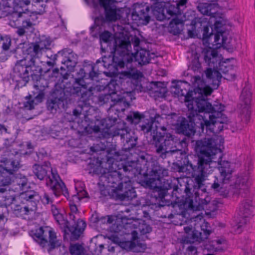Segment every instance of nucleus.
Returning a JSON list of instances; mask_svg holds the SVG:
<instances>
[{"instance_id": "obj_1", "label": "nucleus", "mask_w": 255, "mask_h": 255, "mask_svg": "<svg viewBox=\"0 0 255 255\" xmlns=\"http://www.w3.org/2000/svg\"><path fill=\"white\" fill-rule=\"evenodd\" d=\"M154 137L157 138L155 140V151L162 159L166 157L169 154L176 153L180 155L181 166L179 168V172L186 170H191L192 176L194 179L195 184L193 186V192L196 197H198L201 203L203 205L208 206V209L214 211L217 209L214 205V201H211L210 198L206 196L203 199L200 198L203 193H206V186L204 183L208 175L211 174L214 168L218 165L220 174L211 185V188L215 191L221 193V194L226 197L228 191H222L224 185L228 183L232 176L233 170L230 163L227 161L219 160L221 158V146L224 143V139L222 136H214L210 138H205L204 140L196 141V150L199 152L197 159L192 161L189 156L186 155L188 142L186 138L181 140H178L170 133L156 132ZM208 208L207 206L206 207Z\"/></svg>"}, {"instance_id": "obj_2", "label": "nucleus", "mask_w": 255, "mask_h": 255, "mask_svg": "<svg viewBox=\"0 0 255 255\" xmlns=\"http://www.w3.org/2000/svg\"><path fill=\"white\" fill-rule=\"evenodd\" d=\"M187 82L182 81L172 82L171 87V93L175 97L183 98V100L187 103L188 111L187 117L191 123L199 127L202 132L206 129V133L209 134L223 130L222 124L226 123L227 118L222 112L224 110V106L221 104H217L212 106L206 99L207 96L210 95L213 90L208 87L205 86L204 83L199 87V85L195 89V92L201 94L199 98H192V92L186 89L184 84Z\"/></svg>"}, {"instance_id": "obj_3", "label": "nucleus", "mask_w": 255, "mask_h": 255, "mask_svg": "<svg viewBox=\"0 0 255 255\" xmlns=\"http://www.w3.org/2000/svg\"><path fill=\"white\" fill-rule=\"evenodd\" d=\"M114 49L115 54L119 55L120 57L114 55L113 62L121 68L126 67L127 70L123 71V75L134 80L138 79L142 76V73L136 69V66L149 63L151 59L155 57L154 53H150L144 49H140L134 54L131 53L129 38L121 33L115 37Z\"/></svg>"}, {"instance_id": "obj_4", "label": "nucleus", "mask_w": 255, "mask_h": 255, "mask_svg": "<svg viewBox=\"0 0 255 255\" xmlns=\"http://www.w3.org/2000/svg\"><path fill=\"white\" fill-rule=\"evenodd\" d=\"M110 106L111 107L109 111V117L101 121L97 120L98 124L95 125L92 129L95 133L101 132L102 130L104 138L120 136L124 143L125 150H129L136 145L137 137L131 135L132 132L131 129L124 122H117V114L115 113V116L110 115L115 110L118 112H123L126 108L129 107V104L122 98L117 101L114 106L112 107L111 104Z\"/></svg>"}, {"instance_id": "obj_5", "label": "nucleus", "mask_w": 255, "mask_h": 255, "mask_svg": "<svg viewBox=\"0 0 255 255\" xmlns=\"http://www.w3.org/2000/svg\"><path fill=\"white\" fill-rule=\"evenodd\" d=\"M50 42L46 39L32 43L26 50L27 55L17 60L14 65L15 78H21L23 84L27 81L28 70H31L33 76L39 75L41 66L36 64L35 59L39 58L45 49L50 46Z\"/></svg>"}, {"instance_id": "obj_6", "label": "nucleus", "mask_w": 255, "mask_h": 255, "mask_svg": "<svg viewBox=\"0 0 255 255\" xmlns=\"http://www.w3.org/2000/svg\"><path fill=\"white\" fill-rule=\"evenodd\" d=\"M123 165L122 163L121 168L118 170L109 171L101 176L107 186L113 188L111 195L115 200L121 201L131 200L136 196L130 180L133 176L123 171Z\"/></svg>"}, {"instance_id": "obj_7", "label": "nucleus", "mask_w": 255, "mask_h": 255, "mask_svg": "<svg viewBox=\"0 0 255 255\" xmlns=\"http://www.w3.org/2000/svg\"><path fill=\"white\" fill-rule=\"evenodd\" d=\"M101 62V60L98 59L95 64L85 63L83 67L81 68L77 73L79 77L75 79L71 88H68L71 94L76 95L80 97L81 101L84 103H86L89 100L93 95V91L96 89L95 87L87 84L84 78L93 80L95 78L98 77L100 72L97 67V65Z\"/></svg>"}, {"instance_id": "obj_8", "label": "nucleus", "mask_w": 255, "mask_h": 255, "mask_svg": "<svg viewBox=\"0 0 255 255\" xmlns=\"http://www.w3.org/2000/svg\"><path fill=\"white\" fill-rule=\"evenodd\" d=\"M32 170L38 179H45L46 185L52 190L55 196L58 197L62 194L68 199L69 194L67 188L57 171L51 168L50 162H45L42 165L34 164Z\"/></svg>"}, {"instance_id": "obj_9", "label": "nucleus", "mask_w": 255, "mask_h": 255, "mask_svg": "<svg viewBox=\"0 0 255 255\" xmlns=\"http://www.w3.org/2000/svg\"><path fill=\"white\" fill-rule=\"evenodd\" d=\"M39 199L33 190L29 189L22 191L17 198V203L12 204V213L17 217L28 215L36 209Z\"/></svg>"}, {"instance_id": "obj_10", "label": "nucleus", "mask_w": 255, "mask_h": 255, "mask_svg": "<svg viewBox=\"0 0 255 255\" xmlns=\"http://www.w3.org/2000/svg\"><path fill=\"white\" fill-rule=\"evenodd\" d=\"M30 236L42 248L48 246V252L61 246V241L57 239L55 233L48 227H40L34 232L31 231Z\"/></svg>"}, {"instance_id": "obj_11", "label": "nucleus", "mask_w": 255, "mask_h": 255, "mask_svg": "<svg viewBox=\"0 0 255 255\" xmlns=\"http://www.w3.org/2000/svg\"><path fill=\"white\" fill-rule=\"evenodd\" d=\"M217 15H213L209 19L204 17L196 19L195 25L199 28H203V36L204 38H208L213 35L214 31L217 33H223L222 28L225 25L226 21L223 17H217Z\"/></svg>"}, {"instance_id": "obj_12", "label": "nucleus", "mask_w": 255, "mask_h": 255, "mask_svg": "<svg viewBox=\"0 0 255 255\" xmlns=\"http://www.w3.org/2000/svg\"><path fill=\"white\" fill-rule=\"evenodd\" d=\"M204 60L207 65L215 68H217L221 74H224V78L228 80H233L235 78V75L232 73H229L230 67H228L224 63L220 62V57L218 56V52L215 49L207 50L204 53Z\"/></svg>"}, {"instance_id": "obj_13", "label": "nucleus", "mask_w": 255, "mask_h": 255, "mask_svg": "<svg viewBox=\"0 0 255 255\" xmlns=\"http://www.w3.org/2000/svg\"><path fill=\"white\" fill-rule=\"evenodd\" d=\"M146 156L144 153L138 155L136 160L128 161L122 165L123 171L125 172H128L129 174L134 177L142 174L143 171L147 172L151 161H148Z\"/></svg>"}, {"instance_id": "obj_14", "label": "nucleus", "mask_w": 255, "mask_h": 255, "mask_svg": "<svg viewBox=\"0 0 255 255\" xmlns=\"http://www.w3.org/2000/svg\"><path fill=\"white\" fill-rule=\"evenodd\" d=\"M68 88L62 83H56L52 94V98L48 101V108L52 111L62 107L64 101L67 100L68 96L71 95Z\"/></svg>"}, {"instance_id": "obj_15", "label": "nucleus", "mask_w": 255, "mask_h": 255, "mask_svg": "<svg viewBox=\"0 0 255 255\" xmlns=\"http://www.w3.org/2000/svg\"><path fill=\"white\" fill-rule=\"evenodd\" d=\"M151 168H148L150 177L145 181L146 187L150 189L157 188L158 184L160 182L161 178L167 176L168 171L165 168L161 166L155 160L151 161Z\"/></svg>"}, {"instance_id": "obj_16", "label": "nucleus", "mask_w": 255, "mask_h": 255, "mask_svg": "<svg viewBox=\"0 0 255 255\" xmlns=\"http://www.w3.org/2000/svg\"><path fill=\"white\" fill-rule=\"evenodd\" d=\"M3 156L0 162L4 164V167L13 173L17 171L21 167L20 154L15 149L9 147L4 151Z\"/></svg>"}, {"instance_id": "obj_17", "label": "nucleus", "mask_w": 255, "mask_h": 255, "mask_svg": "<svg viewBox=\"0 0 255 255\" xmlns=\"http://www.w3.org/2000/svg\"><path fill=\"white\" fill-rule=\"evenodd\" d=\"M115 0H92L94 7L98 6V3L105 9V18L108 21H115L121 17V10L114 4Z\"/></svg>"}, {"instance_id": "obj_18", "label": "nucleus", "mask_w": 255, "mask_h": 255, "mask_svg": "<svg viewBox=\"0 0 255 255\" xmlns=\"http://www.w3.org/2000/svg\"><path fill=\"white\" fill-rule=\"evenodd\" d=\"M162 120V118L159 115H156L155 117L151 120H145L139 126L140 127V130L143 132V133L151 132V134L152 135V138L154 141V146L155 147V140L158 138L154 137V134H156V132H158V134L159 133L165 132L166 131V128L164 126H161L159 125V122Z\"/></svg>"}, {"instance_id": "obj_19", "label": "nucleus", "mask_w": 255, "mask_h": 255, "mask_svg": "<svg viewBox=\"0 0 255 255\" xmlns=\"http://www.w3.org/2000/svg\"><path fill=\"white\" fill-rule=\"evenodd\" d=\"M253 209L252 201L249 199L244 200L239 207L238 215L239 221L237 224V232H241V228L247 223L249 219L253 216Z\"/></svg>"}, {"instance_id": "obj_20", "label": "nucleus", "mask_w": 255, "mask_h": 255, "mask_svg": "<svg viewBox=\"0 0 255 255\" xmlns=\"http://www.w3.org/2000/svg\"><path fill=\"white\" fill-rule=\"evenodd\" d=\"M28 77L27 81L25 82L23 84V83H22V80L23 79L22 77L19 78L18 79H15V73H14V67L13 68V75H12V81L16 83L15 85V88L19 89L20 88H21L22 87L25 86L27 83L28 82L30 79V77H31L32 79L34 81H36V84H34V87L39 91H43L45 89L46 87H48V82L46 79H45L43 78H41L40 77V75L42 73V68H41V70L39 73V75L38 76H35L32 75V74L31 73V70H28Z\"/></svg>"}, {"instance_id": "obj_21", "label": "nucleus", "mask_w": 255, "mask_h": 255, "mask_svg": "<svg viewBox=\"0 0 255 255\" xmlns=\"http://www.w3.org/2000/svg\"><path fill=\"white\" fill-rule=\"evenodd\" d=\"M252 93L248 86L245 87L242 90L240 96L241 106L242 108L241 111L242 119L248 123L250 119L251 112L250 105L251 102Z\"/></svg>"}, {"instance_id": "obj_22", "label": "nucleus", "mask_w": 255, "mask_h": 255, "mask_svg": "<svg viewBox=\"0 0 255 255\" xmlns=\"http://www.w3.org/2000/svg\"><path fill=\"white\" fill-rule=\"evenodd\" d=\"M131 233L133 240L121 242L120 244L121 248L135 253L144 252L146 249V244L135 239V235H137V232L135 231H132Z\"/></svg>"}, {"instance_id": "obj_23", "label": "nucleus", "mask_w": 255, "mask_h": 255, "mask_svg": "<svg viewBox=\"0 0 255 255\" xmlns=\"http://www.w3.org/2000/svg\"><path fill=\"white\" fill-rule=\"evenodd\" d=\"M150 8L149 6L136 5L132 13V18L141 24L146 25L148 23L150 16L148 12Z\"/></svg>"}, {"instance_id": "obj_24", "label": "nucleus", "mask_w": 255, "mask_h": 255, "mask_svg": "<svg viewBox=\"0 0 255 255\" xmlns=\"http://www.w3.org/2000/svg\"><path fill=\"white\" fill-rule=\"evenodd\" d=\"M62 57L61 63L65 65L69 70L75 67L78 63V56L71 49L65 48L58 52Z\"/></svg>"}, {"instance_id": "obj_25", "label": "nucleus", "mask_w": 255, "mask_h": 255, "mask_svg": "<svg viewBox=\"0 0 255 255\" xmlns=\"http://www.w3.org/2000/svg\"><path fill=\"white\" fill-rule=\"evenodd\" d=\"M11 3L14 13L11 15L15 17L16 20L21 16L22 13L28 10V6L30 3L29 0H9Z\"/></svg>"}, {"instance_id": "obj_26", "label": "nucleus", "mask_w": 255, "mask_h": 255, "mask_svg": "<svg viewBox=\"0 0 255 255\" xmlns=\"http://www.w3.org/2000/svg\"><path fill=\"white\" fill-rule=\"evenodd\" d=\"M122 222L123 224H125L124 228L128 229V228L131 229L138 228L141 234L144 235L147 233H150L152 229L149 225L144 223H139L137 221L131 220L129 219H126L125 218H122Z\"/></svg>"}, {"instance_id": "obj_27", "label": "nucleus", "mask_w": 255, "mask_h": 255, "mask_svg": "<svg viewBox=\"0 0 255 255\" xmlns=\"http://www.w3.org/2000/svg\"><path fill=\"white\" fill-rule=\"evenodd\" d=\"M14 13L11 3L9 0H2L0 3V18L8 16L10 20V24L12 25L13 23L16 21L15 17H12L11 15Z\"/></svg>"}, {"instance_id": "obj_28", "label": "nucleus", "mask_w": 255, "mask_h": 255, "mask_svg": "<svg viewBox=\"0 0 255 255\" xmlns=\"http://www.w3.org/2000/svg\"><path fill=\"white\" fill-rule=\"evenodd\" d=\"M14 173L0 165V186H7L13 181Z\"/></svg>"}, {"instance_id": "obj_29", "label": "nucleus", "mask_w": 255, "mask_h": 255, "mask_svg": "<svg viewBox=\"0 0 255 255\" xmlns=\"http://www.w3.org/2000/svg\"><path fill=\"white\" fill-rule=\"evenodd\" d=\"M217 4L212 3H200L197 6V9L202 14L212 16L214 15H218L216 8Z\"/></svg>"}, {"instance_id": "obj_30", "label": "nucleus", "mask_w": 255, "mask_h": 255, "mask_svg": "<svg viewBox=\"0 0 255 255\" xmlns=\"http://www.w3.org/2000/svg\"><path fill=\"white\" fill-rule=\"evenodd\" d=\"M183 21L178 17H175L170 22L168 31L173 35H177L180 33L183 29Z\"/></svg>"}, {"instance_id": "obj_31", "label": "nucleus", "mask_w": 255, "mask_h": 255, "mask_svg": "<svg viewBox=\"0 0 255 255\" xmlns=\"http://www.w3.org/2000/svg\"><path fill=\"white\" fill-rule=\"evenodd\" d=\"M85 193V191H83L80 193H77L76 195H74L72 196L71 199L69 200V203L71 211L70 213H78L77 206L79 204L81 200L84 197L83 195Z\"/></svg>"}, {"instance_id": "obj_32", "label": "nucleus", "mask_w": 255, "mask_h": 255, "mask_svg": "<svg viewBox=\"0 0 255 255\" xmlns=\"http://www.w3.org/2000/svg\"><path fill=\"white\" fill-rule=\"evenodd\" d=\"M33 2V6L34 8V11L32 12V14L34 13L42 14L45 12V8L46 6V3L48 2V0H32Z\"/></svg>"}, {"instance_id": "obj_33", "label": "nucleus", "mask_w": 255, "mask_h": 255, "mask_svg": "<svg viewBox=\"0 0 255 255\" xmlns=\"http://www.w3.org/2000/svg\"><path fill=\"white\" fill-rule=\"evenodd\" d=\"M105 22V20L102 16L95 18L94 24L90 28L91 33L93 36L96 37L97 36L98 33L100 32L101 26Z\"/></svg>"}, {"instance_id": "obj_34", "label": "nucleus", "mask_w": 255, "mask_h": 255, "mask_svg": "<svg viewBox=\"0 0 255 255\" xmlns=\"http://www.w3.org/2000/svg\"><path fill=\"white\" fill-rule=\"evenodd\" d=\"M15 185L18 186V188L24 191L25 189H31L28 185L27 179L25 176H22L21 175H18L15 177V178H13V180L12 181Z\"/></svg>"}, {"instance_id": "obj_35", "label": "nucleus", "mask_w": 255, "mask_h": 255, "mask_svg": "<svg viewBox=\"0 0 255 255\" xmlns=\"http://www.w3.org/2000/svg\"><path fill=\"white\" fill-rule=\"evenodd\" d=\"M69 251L72 255H88L86 249L79 244L71 245Z\"/></svg>"}, {"instance_id": "obj_36", "label": "nucleus", "mask_w": 255, "mask_h": 255, "mask_svg": "<svg viewBox=\"0 0 255 255\" xmlns=\"http://www.w3.org/2000/svg\"><path fill=\"white\" fill-rule=\"evenodd\" d=\"M62 231L64 232V235L69 234L70 233V239L71 240H78L83 233V231L75 228L74 226L70 227V225L67 228L64 229Z\"/></svg>"}, {"instance_id": "obj_37", "label": "nucleus", "mask_w": 255, "mask_h": 255, "mask_svg": "<svg viewBox=\"0 0 255 255\" xmlns=\"http://www.w3.org/2000/svg\"><path fill=\"white\" fill-rule=\"evenodd\" d=\"M180 129L183 134L190 136L193 135L195 132L194 127L190 126L187 121H183L181 122L179 126Z\"/></svg>"}, {"instance_id": "obj_38", "label": "nucleus", "mask_w": 255, "mask_h": 255, "mask_svg": "<svg viewBox=\"0 0 255 255\" xmlns=\"http://www.w3.org/2000/svg\"><path fill=\"white\" fill-rule=\"evenodd\" d=\"M144 118V116L138 112L130 113L127 117V120L131 124L136 125L138 124L141 120Z\"/></svg>"}, {"instance_id": "obj_39", "label": "nucleus", "mask_w": 255, "mask_h": 255, "mask_svg": "<svg viewBox=\"0 0 255 255\" xmlns=\"http://www.w3.org/2000/svg\"><path fill=\"white\" fill-rule=\"evenodd\" d=\"M205 74L207 78L214 81H219L222 76L218 69L212 70L211 68H208L205 71Z\"/></svg>"}, {"instance_id": "obj_40", "label": "nucleus", "mask_w": 255, "mask_h": 255, "mask_svg": "<svg viewBox=\"0 0 255 255\" xmlns=\"http://www.w3.org/2000/svg\"><path fill=\"white\" fill-rule=\"evenodd\" d=\"M249 186V183L245 179H243L241 182H240L238 185H236V193L242 195L244 193L246 194L248 192Z\"/></svg>"}, {"instance_id": "obj_41", "label": "nucleus", "mask_w": 255, "mask_h": 255, "mask_svg": "<svg viewBox=\"0 0 255 255\" xmlns=\"http://www.w3.org/2000/svg\"><path fill=\"white\" fill-rule=\"evenodd\" d=\"M11 40L7 35H0V46L3 51H7L11 45Z\"/></svg>"}, {"instance_id": "obj_42", "label": "nucleus", "mask_w": 255, "mask_h": 255, "mask_svg": "<svg viewBox=\"0 0 255 255\" xmlns=\"http://www.w3.org/2000/svg\"><path fill=\"white\" fill-rule=\"evenodd\" d=\"M156 90H155V96L159 98L165 97L167 93V89L162 86L163 84L160 82H156Z\"/></svg>"}, {"instance_id": "obj_43", "label": "nucleus", "mask_w": 255, "mask_h": 255, "mask_svg": "<svg viewBox=\"0 0 255 255\" xmlns=\"http://www.w3.org/2000/svg\"><path fill=\"white\" fill-rule=\"evenodd\" d=\"M181 7L177 5V3L176 4V6L171 4L168 8L166 9V12L170 16L176 15V17L181 13Z\"/></svg>"}, {"instance_id": "obj_44", "label": "nucleus", "mask_w": 255, "mask_h": 255, "mask_svg": "<svg viewBox=\"0 0 255 255\" xmlns=\"http://www.w3.org/2000/svg\"><path fill=\"white\" fill-rule=\"evenodd\" d=\"M54 218L62 230L65 228H67L70 225V222L65 220L63 215L61 213L54 216Z\"/></svg>"}, {"instance_id": "obj_45", "label": "nucleus", "mask_w": 255, "mask_h": 255, "mask_svg": "<svg viewBox=\"0 0 255 255\" xmlns=\"http://www.w3.org/2000/svg\"><path fill=\"white\" fill-rule=\"evenodd\" d=\"M35 105H36V103L31 96L30 95L25 97V100L23 102V107L25 109L32 110L34 108Z\"/></svg>"}, {"instance_id": "obj_46", "label": "nucleus", "mask_w": 255, "mask_h": 255, "mask_svg": "<svg viewBox=\"0 0 255 255\" xmlns=\"http://www.w3.org/2000/svg\"><path fill=\"white\" fill-rule=\"evenodd\" d=\"M35 193L39 197V199L38 200V203L40 200L44 205L52 204L53 203V198L52 196H50L48 193L44 192L43 195H40L38 192L35 191Z\"/></svg>"}, {"instance_id": "obj_47", "label": "nucleus", "mask_w": 255, "mask_h": 255, "mask_svg": "<svg viewBox=\"0 0 255 255\" xmlns=\"http://www.w3.org/2000/svg\"><path fill=\"white\" fill-rule=\"evenodd\" d=\"M113 96L114 95L110 93H108L107 94L101 95L99 97V100L101 102H103L104 103H107L109 102L110 101H114V105H115V103L117 102V101L119 100V99H121L122 98H123L125 100V101H126L125 98L124 97H121V98H118V99H115L114 100H113ZM114 106L115 105H114Z\"/></svg>"}, {"instance_id": "obj_48", "label": "nucleus", "mask_w": 255, "mask_h": 255, "mask_svg": "<svg viewBox=\"0 0 255 255\" xmlns=\"http://www.w3.org/2000/svg\"><path fill=\"white\" fill-rule=\"evenodd\" d=\"M244 255H255V246L254 244L250 242L246 245L243 249Z\"/></svg>"}, {"instance_id": "obj_49", "label": "nucleus", "mask_w": 255, "mask_h": 255, "mask_svg": "<svg viewBox=\"0 0 255 255\" xmlns=\"http://www.w3.org/2000/svg\"><path fill=\"white\" fill-rule=\"evenodd\" d=\"M51 76V77H55L56 78H59L58 81H60L61 79L62 82H63L64 79H67L68 78V74L62 75L61 73H60L58 68H55L52 70Z\"/></svg>"}, {"instance_id": "obj_50", "label": "nucleus", "mask_w": 255, "mask_h": 255, "mask_svg": "<svg viewBox=\"0 0 255 255\" xmlns=\"http://www.w3.org/2000/svg\"><path fill=\"white\" fill-rule=\"evenodd\" d=\"M34 16V14H32L30 15V17L29 18L22 21V26L24 28L28 29L32 27V26L35 24L34 23V19L32 18V16Z\"/></svg>"}, {"instance_id": "obj_51", "label": "nucleus", "mask_w": 255, "mask_h": 255, "mask_svg": "<svg viewBox=\"0 0 255 255\" xmlns=\"http://www.w3.org/2000/svg\"><path fill=\"white\" fill-rule=\"evenodd\" d=\"M118 87H119V86L117 85L116 82L111 81L107 85V88L109 89V93L115 95L117 94Z\"/></svg>"}, {"instance_id": "obj_52", "label": "nucleus", "mask_w": 255, "mask_h": 255, "mask_svg": "<svg viewBox=\"0 0 255 255\" xmlns=\"http://www.w3.org/2000/svg\"><path fill=\"white\" fill-rule=\"evenodd\" d=\"M111 38L112 34L108 31H105L100 34V39L101 42L107 43L111 40Z\"/></svg>"}, {"instance_id": "obj_53", "label": "nucleus", "mask_w": 255, "mask_h": 255, "mask_svg": "<svg viewBox=\"0 0 255 255\" xmlns=\"http://www.w3.org/2000/svg\"><path fill=\"white\" fill-rule=\"evenodd\" d=\"M92 219L93 220V222L94 223H97L100 221H101L102 223H105L106 222L107 223H111L112 221L111 220L110 217L109 216H107L106 217H102L100 219L97 217V215H93L92 216Z\"/></svg>"}, {"instance_id": "obj_54", "label": "nucleus", "mask_w": 255, "mask_h": 255, "mask_svg": "<svg viewBox=\"0 0 255 255\" xmlns=\"http://www.w3.org/2000/svg\"><path fill=\"white\" fill-rule=\"evenodd\" d=\"M224 241L222 240H216L213 241L212 244L215 251H219L223 250V248L220 245Z\"/></svg>"}, {"instance_id": "obj_55", "label": "nucleus", "mask_w": 255, "mask_h": 255, "mask_svg": "<svg viewBox=\"0 0 255 255\" xmlns=\"http://www.w3.org/2000/svg\"><path fill=\"white\" fill-rule=\"evenodd\" d=\"M75 226L74 227L83 232L86 227V224L85 222H84L83 220L78 219L77 220V222H75Z\"/></svg>"}, {"instance_id": "obj_56", "label": "nucleus", "mask_w": 255, "mask_h": 255, "mask_svg": "<svg viewBox=\"0 0 255 255\" xmlns=\"http://www.w3.org/2000/svg\"><path fill=\"white\" fill-rule=\"evenodd\" d=\"M209 224L207 222H204L203 224L201 226L202 231L203 233L205 235V238L211 234V231L208 229Z\"/></svg>"}, {"instance_id": "obj_57", "label": "nucleus", "mask_w": 255, "mask_h": 255, "mask_svg": "<svg viewBox=\"0 0 255 255\" xmlns=\"http://www.w3.org/2000/svg\"><path fill=\"white\" fill-rule=\"evenodd\" d=\"M15 198L13 196H8L6 197L5 199V205L12 206V204H15Z\"/></svg>"}, {"instance_id": "obj_58", "label": "nucleus", "mask_w": 255, "mask_h": 255, "mask_svg": "<svg viewBox=\"0 0 255 255\" xmlns=\"http://www.w3.org/2000/svg\"><path fill=\"white\" fill-rule=\"evenodd\" d=\"M106 146L104 144H102V146L100 147V144H97L96 145L91 147L90 149L91 151L95 152H97L100 150H104L105 149Z\"/></svg>"}, {"instance_id": "obj_59", "label": "nucleus", "mask_w": 255, "mask_h": 255, "mask_svg": "<svg viewBox=\"0 0 255 255\" xmlns=\"http://www.w3.org/2000/svg\"><path fill=\"white\" fill-rule=\"evenodd\" d=\"M86 111H87V110H84L83 108H81L80 110H79L78 109H75L73 111V115L74 116H75L76 117H78V116H80L83 115L84 116V117H85L84 112H86Z\"/></svg>"}, {"instance_id": "obj_60", "label": "nucleus", "mask_w": 255, "mask_h": 255, "mask_svg": "<svg viewBox=\"0 0 255 255\" xmlns=\"http://www.w3.org/2000/svg\"><path fill=\"white\" fill-rule=\"evenodd\" d=\"M132 44L133 45L134 48H135V49L136 50H137L138 51V48L139 47V45L140 42L139 38L137 37H134L132 39Z\"/></svg>"}, {"instance_id": "obj_61", "label": "nucleus", "mask_w": 255, "mask_h": 255, "mask_svg": "<svg viewBox=\"0 0 255 255\" xmlns=\"http://www.w3.org/2000/svg\"><path fill=\"white\" fill-rule=\"evenodd\" d=\"M112 192V189L111 191H108L107 189H104L101 190V195L104 196H109L111 198H114V197L111 195Z\"/></svg>"}, {"instance_id": "obj_62", "label": "nucleus", "mask_w": 255, "mask_h": 255, "mask_svg": "<svg viewBox=\"0 0 255 255\" xmlns=\"http://www.w3.org/2000/svg\"><path fill=\"white\" fill-rule=\"evenodd\" d=\"M8 232V230L5 227V224L2 225L0 224V234L3 236H5Z\"/></svg>"}, {"instance_id": "obj_63", "label": "nucleus", "mask_w": 255, "mask_h": 255, "mask_svg": "<svg viewBox=\"0 0 255 255\" xmlns=\"http://www.w3.org/2000/svg\"><path fill=\"white\" fill-rule=\"evenodd\" d=\"M7 221V218L4 214H1L0 215V224L2 225L3 224H5Z\"/></svg>"}, {"instance_id": "obj_64", "label": "nucleus", "mask_w": 255, "mask_h": 255, "mask_svg": "<svg viewBox=\"0 0 255 255\" xmlns=\"http://www.w3.org/2000/svg\"><path fill=\"white\" fill-rule=\"evenodd\" d=\"M0 131L1 132H4L5 133H10L8 128L3 124L0 125Z\"/></svg>"}]
</instances>
